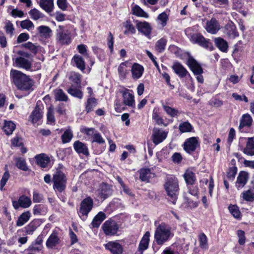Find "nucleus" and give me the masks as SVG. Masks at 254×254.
<instances>
[{
	"label": "nucleus",
	"mask_w": 254,
	"mask_h": 254,
	"mask_svg": "<svg viewBox=\"0 0 254 254\" xmlns=\"http://www.w3.org/2000/svg\"><path fill=\"white\" fill-rule=\"evenodd\" d=\"M10 76L14 84L19 90L27 91L33 85L32 81L29 77L19 70L11 69Z\"/></svg>",
	"instance_id": "f257e3e1"
},
{
	"label": "nucleus",
	"mask_w": 254,
	"mask_h": 254,
	"mask_svg": "<svg viewBox=\"0 0 254 254\" xmlns=\"http://www.w3.org/2000/svg\"><path fill=\"white\" fill-rule=\"evenodd\" d=\"M164 187L169 197V200L175 204L179 193V185L177 178L174 176L167 178Z\"/></svg>",
	"instance_id": "f03ea898"
},
{
	"label": "nucleus",
	"mask_w": 254,
	"mask_h": 254,
	"mask_svg": "<svg viewBox=\"0 0 254 254\" xmlns=\"http://www.w3.org/2000/svg\"><path fill=\"white\" fill-rule=\"evenodd\" d=\"M171 235L170 227L164 223L159 224L154 234L155 240L158 245H162L167 242Z\"/></svg>",
	"instance_id": "7ed1b4c3"
},
{
	"label": "nucleus",
	"mask_w": 254,
	"mask_h": 254,
	"mask_svg": "<svg viewBox=\"0 0 254 254\" xmlns=\"http://www.w3.org/2000/svg\"><path fill=\"white\" fill-rule=\"evenodd\" d=\"M93 206V199L90 197H87L81 202L78 211V215L83 220H85L88 213L92 210Z\"/></svg>",
	"instance_id": "20e7f679"
},
{
	"label": "nucleus",
	"mask_w": 254,
	"mask_h": 254,
	"mask_svg": "<svg viewBox=\"0 0 254 254\" xmlns=\"http://www.w3.org/2000/svg\"><path fill=\"white\" fill-rule=\"evenodd\" d=\"M54 188L59 192L63 191L66 184V178L64 174L61 171H57L53 176Z\"/></svg>",
	"instance_id": "39448f33"
},
{
	"label": "nucleus",
	"mask_w": 254,
	"mask_h": 254,
	"mask_svg": "<svg viewBox=\"0 0 254 254\" xmlns=\"http://www.w3.org/2000/svg\"><path fill=\"white\" fill-rule=\"evenodd\" d=\"M57 39L62 44H69L71 42L70 34L63 26H59L57 29Z\"/></svg>",
	"instance_id": "423d86ee"
},
{
	"label": "nucleus",
	"mask_w": 254,
	"mask_h": 254,
	"mask_svg": "<svg viewBox=\"0 0 254 254\" xmlns=\"http://www.w3.org/2000/svg\"><path fill=\"white\" fill-rule=\"evenodd\" d=\"M102 229L107 235L112 236L115 235L119 229L117 223L113 220H107L103 224Z\"/></svg>",
	"instance_id": "0eeeda50"
},
{
	"label": "nucleus",
	"mask_w": 254,
	"mask_h": 254,
	"mask_svg": "<svg viewBox=\"0 0 254 254\" xmlns=\"http://www.w3.org/2000/svg\"><path fill=\"white\" fill-rule=\"evenodd\" d=\"M190 41L193 44H197L205 48H208L212 46L209 40L206 39L200 34L195 33L192 34L190 36Z\"/></svg>",
	"instance_id": "6e6552de"
},
{
	"label": "nucleus",
	"mask_w": 254,
	"mask_h": 254,
	"mask_svg": "<svg viewBox=\"0 0 254 254\" xmlns=\"http://www.w3.org/2000/svg\"><path fill=\"white\" fill-rule=\"evenodd\" d=\"M136 28L138 31L148 39L151 38L152 28L150 24L146 21L137 22Z\"/></svg>",
	"instance_id": "1a4fd4ad"
},
{
	"label": "nucleus",
	"mask_w": 254,
	"mask_h": 254,
	"mask_svg": "<svg viewBox=\"0 0 254 254\" xmlns=\"http://www.w3.org/2000/svg\"><path fill=\"white\" fill-rule=\"evenodd\" d=\"M168 132H166L158 128H154L152 135L153 142L157 145L164 140L167 136Z\"/></svg>",
	"instance_id": "9d476101"
},
{
	"label": "nucleus",
	"mask_w": 254,
	"mask_h": 254,
	"mask_svg": "<svg viewBox=\"0 0 254 254\" xmlns=\"http://www.w3.org/2000/svg\"><path fill=\"white\" fill-rule=\"evenodd\" d=\"M199 146L197 138L195 137H190L186 140L184 144V149L188 153L194 152Z\"/></svg>",
	"instance_id": "9b49d317"
},
{
	"label": "nucleus",
	"mask_w": 254,
	"mask_h": 254,
	"mask_svg": "<svg viewBox=\"0 0 254 254\" xmlns=\"http://www.w3.org/2000/svg\"><path fill=\"white\" fill-rule=\"evenodd\" d=\"M31 204V200L30 198L25 196L22 195L19 197L17 201L14 200L12 201V205L15 209H17L19 207L22 208H28Z\"/></svg>",
	"instance_id": "f8f14e48"
},
{
	"label": "nucleus",
	"mask_w": 254,
	"mask_h": 254,
	"mask_svg": "<svg viewBox=\"0 0 254 254\" xmlns=\"http://www.w3.org/2000/svg\"><path fill=\"white\" fill-rule=\"evenodd\" d=\"M60 239L58 236V233L55 230L47 239L46 246L48 249H53L60 244Z\"/></svg>",
	"instance_id": "ddd939ff"
},
{
	"label": "nucleus",
	"mask_w": 254,
	"mask_h": 254,
	"mask_svg": "<svg viewBox=\"0 0 254 254\" xmlns=\"http://www.w3.org/2000/svg\"><path fill=\"white\" fill-rule=\"evenodd\" d=\"M104 246L106 249L109 251L112 254H122L123 253L122 246L117 242H109Z\"/></svg>",
	"instance_id": "4468645a"
},
{
	"label": "nucleus",
	"mask_w": 254,
	"mask_h": 254,
	"mask_svg": "<svg viewBox=\"0 0 254 254\" xmlns=\"http://www.w3.org/2000/svg\"><path fill=\"white\" fill-rule=\"evenodd\" d=\"M187 64L194 74L203 73V69L201 65L192 57H190L188 58Z\"/></svg>",
	"instance_id": "2eb2a0df"
},
{
	"label": "nucleus",
	"mask_w": 254,
	"mask_h": 254,
	"mask_svg": "<svg viewBox=\"0 0 254 254\" xmlns=\"http://www.w3.org/2000/svg\"><path fill=\"white\" fill-rule=\"evenodd\" d=\"M150 233L148 231L146 232L139 243L138 251L135 254H143V251L148 248L150 241Z\"/></svg>",
	"instance_id": "dca6fc26"
},
{
	"label": "nucleus",
	"mask_w": 254,
	"mask_h": 254,
	"mask_svg": "<svg viewBox=\"0 0 254 254\" xmlns=\"http://www.w3.org/2000/svg\"><path fill=\"white\" fill-rule=\"evenodd\" d=\"M205 28L208 33L215 34L220 29V26L216 19L212 18L207 22Z\"/></svg>",
	"instance_id": "f3484780"
},
{
	"label": "nucleus",
	"mask_w": 254,
	"mask_h": 254,
	"mask_svg": "<svg viewBox=\"0 0 254 254\" xmlns=\"http://www.w3.org/2000/svg\"><path fill=\"white\" fill-rule=\"evenodd\" d=\"M123 103L129 107H133L135 106L134 96L129 92V90L126 89L122 92Z\"/></svg>",
	"instance_id": "a211bd4d"
},
{
	"label": "nucleus",
	"mask_w": 254,
	"mask_h": 254,
	"mask_svg": "<svg viewBox=\"0 0 254 254\" xmlns=\"http://www.w3.org/2000/svg\"><path fill=\"white\" fill-rule=\"evenodd\" d=\"M139 179L142 182H148L149 180L154 177V173L151 169L143 168L139 170Z\"/></svg>",
	"instance_id": "6ab92c4d"
},
{
	"label": "nucleus",
	"mask_w": 254,
	"mask_h": 254,
	"mask_svg": "<svg viewBox=\"0 0 254 254\" xmlns=\"http://www.w3.org/2000/svg\"><path fill=\"white\" fill-rule=\"evenodd\" d=\"M131 74L133 79H138L141 77L144 72L143 67L137 63L133 64L131 67Z\"/></svg>",
	"instance_id": "aec40b11"
},
{
	"label": "nucleus",
	"mask_w": 254,
	"mask_h": 254,
	"mask_svg": "<svg viewBox=\"0 0 254 254\" xmlns=\"http://www.w3.org/2000/svg\"><path fill=\"white\" fill-rule=\"evenodd\" d=\"M37 164L42 168H46L50 162V159L48 155L42 153L35 156Z\"/></svg>",
	"instance_id": "412c9836"
},
{
	"label": "nucleus",
	"mask_w": 254,
	"mask_h": 254,
	"mask_svg": "<svg viewBox=\"0 0 254 254\" xmlns=\"http://www.w3.org/2000/svg\"><path fill=\"white\" fill-rule=\"evenodd\" d=\"M243 153L249 156H254V137H248Z\"/></svg>",
	"instance_id": "4be33fe9"
},
{
	"label": "nucleus",
	"mask_w": 254,
	"mask_h": 254,
	"mask_svg": "<svg viewBox=\"0 0 254 254\" xmlns=\"http://www.w3.org/2000/svg\"><path fill=\"white\" fill-rule=\"evenodd\" d=\"M248 176V173L246 172L242 171L239 173L236 182V187L238 189L242 188L246 184Z\"/></svg>",
	"instance_id": "5701e85b"
},
{
	"label": "nucleus",
	"mask_w": 254,
	"mask_h": 254,
	"mask_svg": "<svg viewBox=\"0 0 254 254\" xmlns=\"http://www.w3.org/2000/svg\"><path fill=\"white\" fill-rule=\"evenodd\" d=\"M15 64L18 67L29 69L31 68V62L23 57H18L15 59Z\"/></svg>",
	"instance_id": "b1692460"
},
{
	"label": "nucleus",
	"mask_w": 254,
	"mask_h": 254,
	"mask_svg": "<svg viewBox=\"0 0 254 254\" xmlns=\"http://www.w3.org/2000/svg\"><path fill=\"white\" fill-rule=\"evenodd\" d=\"M40 6L48 13L51 12L54 9V0H40Z\"/></svg>",
	"instance_id": "393cba45"
},
{
	"label": "nucleus",
	"mask_w": 254,
	"mask_h": 254,
	"mask_svg": "<svg viewBox=\"0 0 254 254\" xmlns=\"http://www.w3.org/2000/svg\"><path fill=\"white\" fill-rule=\"evenodd\" d=\"M73 148L78 153H81L85 155L89 154L88 149L86 145L78 140L74 142Z\"/></svg>",
	"instance_id": "a878e982"
},
{
	"label": "nucleus",
	"mask_w": 254,
	"mask_h": 254,
	"mask_svg": "<svg viewBox=\"0 0 254 254\" xmlns=\"http://www.w3.org/2000/svg\"><path fill=\"white\" fill-rule=\"evenodd\" d=\"M112 194V190L110 187L106 184H102L100 186L99 196L101 198L106 199Z\"/></svg>",
	"instance_id": "bb28decb"
},
{
	"label": "nucleus",
	"mask_w": 254,
	"mask_h": 254,
	"mask_svg": "<svg viewBox=\"0 0 254 254\" xmlns=\"http://www.w3.org/2000/svg\"><path fill=\"white\" fill-rule=\"evenodd\" d=\"M37 30L40 36L46 39L51 37L52 34V30L49 27L47 26H40L37 27Z\"/></svg>",
	"instance_id": "cd10ccee"
},
{
	"label": "nucleus",
	"mask_w": 254,
	"mask_h": 254,
	"mask_svg": "<svg viewBox=\"0 0 254 254\" xmlns=\"http://www.w3.org/2000/svg\"><path fill=\"white\" fill-rule=\"evenodd\" d=\"M42 117V112L38 106H36L32 112L30 118L33 124L37 123Z\"/></svg>",
	"instance_id": "c85d7f7f"
},
{
	"label": "nucleus",
	"mask_w": 254,
	"mask_h": 254,
	"mask_svg": "<svg viewBox=\"0 0 254 254\" xmlns=\"http://www.w3.org/2000/svg\"><path fill=\"white\" fill-rule=\"evenodd\" d=\"M172 68L175 72L181 77H185L188 73L186 69L179 63H174Z\"/></svg>",
	"instance_id": "c756f323"
},
{
	"label": "nucleus",
	"mask_w": 254,
	"mask_h": 254,
	"mask_svg": "<svg viewBox=\"0 0 254 254\" xmlns=\"http://www.w3.org/2000/svg\"><path fill=\"white\" fill-rule=\"evenodd\" d=\"M184 178L188 185H193L196 181L195 173L190 169L186 170L184 175Z\"/></svg>",
	"instance_id": "7c9ffc66"
},
{
	"label": "nucleus",
	"mask_w": 254,
	"mask_h": 254,
	"mask_svg": "<svg viewBox=\"0 0 254 254\" xmlns=\"http://www.w3.org/2000/svg\"><path fill=\"white\" fill-rule=\"evenodd\" d=\"M106 218V215L102 212H99L94 218L91 225L94 228H98Z\"/></svg>",
	"instance_id": "2f4dec72"
},
{
	"label": "nucleus",
	"mask_w": 254,
	"mask_h": 254,
	"mask_svg": "<svg viewBox=\"0 0 254 254\" xmlns=\"http://www.w3.org/2000/svg\"><path fill=\"white\" fill-rule=\"evenodd\" d=\"M132 13L138 17L147 18L148 14L138 5L135 4L131 8Z\"/></svg>",
	"instance_id": "473e14b6"
},
{
	"label": "nucleus",
	"mask_w": 254,
	"mask_h": 254,
	"mask_svg": "<svg viewBox=\"0 0 254 254\" xmlns=\"http://www.w3.org/2000/svg\"><path fill=\"white\" fill-rule=\"evenodd\" d=\"M224 33L229 37L234 38L238 36L236 27L233 24H227L225 26Z\"/></svg>",
	"instance_id": "72a5a7b5"
},
{
	"label": "nucleus",
	"mask_w": 254,
	"mask_h": 254,
	"mask_svg": "<svg viewBox=\"0 0 254 254\" xmlns=\"http://www.w3.org/2000/svg\"><path fill=\"white\" fill-rule=\"evenodd\" d=\"M253 120L249 114H245L243 116L239 125V128L241 129L244 127H250L252 124Z\"/></svg>",
	"instance_id": "f704fd0d"
},
{
	"label": "nucleus",
	"mask_w": 254,
	"mask_h": 254,
	"mask_svg": "<svg viewBox=\"0 0 254 254\" xmlns=\"http://www.w3.org/2000/svg\"><path fill=\"white\" fill-rule=\"evenodd\" d=\"M30 213L29 211H26L22 213L18 217L16 222L17 226L20 227L23 226L29 220L30 218Z\"/></svg>",
	"instance_id": "c9c22d12"
},
{
	"label": "nucleus",
	"mask_w": 254,
	"mask_h": 254,
	"mask_svg": "<svg viewBox=\"0 0 254 254\" xmlns=\"http://www.w3.org/2000/svg\"><path fill=\"white\" fill-rule=\"evenodd\" d=\"M16 127L15 125L11 121H4L2 129L7 135L12 133Z\"/></svg>",
	"instance_id": "e433bc0d"
},
{
	"label": "nucleus",
	"mask_w": 254,
	"mask_h": 254,
	"mask_svg": "<svg viewBox=\"0 0 254 254\" xmlns=\"http://www.w3.org/2000/svg\"><path fill=\"white\" fill-rule=\"evenodd\" d=\"M55 98L57 101L66 102L68 100L67 95L61 89H57L54 90Z\"/></svg>",
	"instance_id": "4c0bfd02"
},
{
	"label": "nucleus",
	"mask_w": 254,
	"mask_h": 254,
	"mask_svg": "<svg viewBox=\"0 0 254 254\" xmlns=\"http://www.w3.org/2000/svg\"><path fill=\"white\" fill-rule=\"evenodd\" d=\"M127 62H125L121 63L118 67V70L120 78L124 79L126 78L127 73V70L126 69Z\"/></svg>",
	"instance_id": "58836bf2"
},
{
	"label": "nucleus",
	"mask_w": 254,
	"mask_h": 254,
	"mask_svg": "<svg viewBox=\"0 0 254 254\" xmlns=\"http://www.w3.org/2000/svg\"><path fill=\"white\" fill-rule=\"evenodd\" d=\"M30 17L34 20L42 19L44 17V14L36 8L31 9L29 12Z\"/></svg>",
	"instance_id": "ea45409f"
},
{
	"label": "nucleus",
	"mask_w": 254,
	"mask_h": 254,
	"mask_svg": "<svg viewBox=\"0 0 254 254\" xmlns=\"http://www.w3.org/2000/svg\"><path fill=\"white\" fill-rule=\"evenodd\" d=\"M215 43L216 46L222 52H225L227 51L228 44L227 42L223 39L221 38H216Z\"/></svg>",
	"instance_id": "a19ab883"
},
{
	"label": "nucleus",
	"mask_w": 254,
	"mask_h": 254,
	"mask_svg": "<svg viewBox=\"0 0 254 254\" xmlns=\"http://www.w3.org/2000/svg\"><path fill=\"white\" fill-rule=\"evenodd\" d=\"M167 42V40L164 38H162L158 40L155 44V50L159 53L164 52L165 49Z\"/></svg>",
	"instance_id": "79ce46f5"
},
{
	"label": "nucleus",
	"mask_w": 254,
	"mask_h": 254,
	"mask_svg": "<svg viewBox=\"0 0 254 254\" xmlns=\"http://www.w3.org/2000/svg\"><path fill=\"white\" fill-rule=\"evenodd\" d=\"M76 67L82 71L85 69V65L83 58L79 55H75L73 58Z\"/></svg>",
	"instance_id": "37998d69"
},
{
	"label": "nucleus",
	"mask_w": 254,
	"mask_h": 254,
	"mask_svg": "<svg viewBox=\"0 0 254 254\" xmlns=\"http://www.w3.org/2000/svg\"><path fill=\"white\" fill-rule=\"evenodd\" d=\"M179 128L181 132L184 133L191 131L193 127L188 122H185L179 125Z\"/></svg>",
	"instance_id": "c03bdc74"
},
{
	"label": "nucleus",
	"mask_w": 254,
	"mask_h": 254,
	"mask_svg": "<svg viewBox=\"0 0 254 254\" xmlns=\"http://www.w3.org/2000/svg\"><path fill=\"white\" fill-rule=\"evenodd\" d=\"M73 137V133L71 130L68 128L66 129L62 136V142L64 143L69 142Z\"/></svg>",
	"instance_id": "a18cd8bd"
},
{
	"label": "nucleus",
	"mask_w": 254,
	"mask_h": 254,
	"mask_svg": "<svg viewBox=\"0 0 254 254\" xmlns=\"http://www.w3.org/2000/svg\"><path fill=\"white\" fill-rule=\"evenodd\" d=\"M15 165L20 170L26 171L28 168L26 165V161L22 158H17L15 159Z\"/></svg>",
	"instance_id": "49530a36"
},
{
	"label": "nucleus",
	"mask_w": 254,
	"mask_h": 254,
	"mask_svg": "<svg viewBox=\"0 0 254 254\" xmlns=\"http://www.w3.org/2000/svg\"><path fill=\"white\" fill-rule=\"evenodd\" d=\"M97 102L94 98H88L87 101L85 110L87 113L92 111L93 109L96 106Z\"/></svg>",
	"instance_id": "de8ad7c7"
},
{
	"label": "nucleus",
	"mask_w": 254,
	"mask_h": 254,
	"mask_svg": "<svg viewBox=\"0 0 254 254\" xmlns=\"http://www.w3.org/2000/svg\"><path fill=\"white\" fill-rule=\"evenodd\" d=\"M243 198L244 200L248 201L254 200V189L249 190L242 193Z\"/></svg>",
	"instance_id": "09e8293b"
},
{
	"label": "nucleus",
	"mask_w": 254,
	"mask_h": 254,
	"mask_svg": "<svg viewBox=\"0 0 254 254\" xmlns=\"http://www.w3.org/2000/svg\"><path fill=\"white\" fill-rule=\"evenodd\" d=\"M124 26L126 28V30L124 32L125 34H127L128 33L131 34H135L136 30L133 24H131L129 20L126 21L124 23Z\"/></svg>",
	"instance_id": "8fccbe9b"
},
{
	"label": "nucleus",
	"mask_w": 254,
	"mask_h": 254,
	"mask_svg": "<svg viewBox=\"0 0 254 254\" xmlns=\"http://www.w3.org/2000/svg\"><path fill=\"white\" fill-rule=\"evenodd\" d=\"M80 132L86 135L88 137H93L96 130L93 127H82L80 128Z\"/></svg>",
	"instance_id": "3c124183"
},
{
	"label": "nucleus",
	"mask_w": 254,
	"mask_h": 254,
	"mask_svg": "<svg viewBox=\"0 0 254 254\" xmlns=\"http://www.w3.org/2000/svg\"><path fill=\"white\" fill-rule=\"evenodd\" d=\"M163 108L166 113L171 117H175L178 113V111L169 106L163 105Z\"/></svg>",
	"instance_id": "603ef678"
},
{
	"label": "nucleus",
	"mask_w": 254,
	"mask_h": 254,
	"mask_svg": "<svg viewBox=\"0 0 254 254\" xmlns=\"http://www.w3.org/2000/svg\"><path fill=\"white\" fill-rule=\"evenodd\" d=\"M20 26L22 29H26L30 30L34 28L33 23L29 19L23 20L20 23Z\"/></svg>",
	"instance_id": "864d4df0"
},
{
	"label": "nucleus",
	"mask_w": 254,
	"mask_h": 254,
	"mask_svg": "<svg viewBox=\"0 0 254 254\" xmlns=\"http://www.w3.org/2000/svg\"><path fill=\"white\" fill-rule=\"evenodd\" d=\"M23 47L30 50L34 54H36L38 52V46L30 42H28L22 45Z\"/></svg>",
	"instance_id": "5fc2aeb1"
},
{
	"label": "nucleus",
	"mask_w": 254,
	"mask_h": 254,
	"mask_svg": "<svg viewBox=\"0 0 254 254\" xmlns=\"http://www.w3.org/2000/svg\"><path fill=\"white\" fill-rule=\"evenodd\" d=\"M37 226L35 222H31L25 227V233L28 235H32L36 230Z\"/></svg>",
	"instance_id": "6e6d98bb"
},
{
	"label": "nucleus",
	"mask_w": 254,
	"mask_h": 254,
	"mask_svg": "<svg viewBox=\"0 0 254 254\" xmlns=\"http://www.w3.org/2000/svg\"><path fill=\"white\" fill-rule=\"evenodd\" d=\"M230 212L233 216L236 218H238L240 216V212L237 206L235 205H230L228 207Z\"/></svg>",
	"instance_id": "4d7b16f0"
},
{
	"label": "nucleus",
	"mask_w": 254,
	"mask_h": 254,
	"mask_svg": "<svg viewBox=\"0 0 254 254\" xmlns=\"http://www.w3.org/2000/svg\"><path fill=\"white\" fill-rule=\"evenodd\" d=\"M68 93L71 95L81 99L83 97V94L81 91L74 88H70L67 90Z\"/></svg>",
	"instance_id": "13d9d810"
},
{
	"label": "nucleus",
	"mask_w": 254,
	"mask_h": 254,
	"mask_svg": "<svg viewBox=\"0 0 254 254\" xmlns=\"http://www.w3.org/2000/svg\"><path fill=\"white\" fill-rule=\"evenodd\" d=\"M168 19V15L164 12L160 13L157 17V20L160 22V25L162 27L166 25Z\"/></svg>",
	"instance_id": "bf43d9fd"
},
{
	"label": "nucleus",
	"mask_w": 254,
	"mask_h": 254,
	"mask_svg": "<svg viewBox=\"0 0 254 254\" xmlns=\"http://www.w3.org/2000/svg\"><path fill=\"white\" fill-rule=\"evenodd\" d=\"M199 246L201 248L206 249L207 248V239L206 235L202 233L199 237Z\"/></svg>",
	"instance_id": "052dcab7"
},
{
	"label": "nucleus",
	"mask_w": 254,
	"mask_h": 254,
	"mask_svg": "<svg viewBox=\"0 0 254 254\" xmlns=\"http://www.w3.org/2000/svg\"><path fill=\"white\" fill-rule=\"evenodd\" d=\"M54 114V108L53 106H50L48 109V112L47 114V122L48 123H53L55 122V119Z\"/></svg>",
	"instance_id": "680f3d73"
},
{
	"label": "nucleus",
	"mask_w": 254,
	"mask_h": 254,
	"mask_svg": "<svg viewBox=\"0 0 254 254\" xmlns=\"http://www.w3.org/2000/svg\"><path fill=\"white\" fill-rule=\"evenodd\" d=\"M152 119L155 121L156 123L158 125H164L166 126L167 125L164 123L163 119L161 117L157 112H154L152 115Z\"/></svg>",
	"instance_id": "e2e57ef3"
},
{
	"label": "nucleus",
	"mask_w": 254,
	"mask_h": 254,
	"mask_svg": "<svg viewBox=\"0 0 254 254\" xmlns=\"http://www.w3.org/2000/svg\"><path fill=\"white\" fill-rule=\"evenodd\" d=\"M237 234L239 238V244L241 245H243L245 243L246 241L245 232L243 230H239L237 231Z\"/></svg>",
	"instance_id": "0e129e2a"
},
{
	"label": "nucleus",
	"mask_w": 254,
	"mask_h": 254,
	"mask_svg": "<svg viewBox=\"0 0 254 254\" xmlns=\"http://www.w3.org/2000/svg\"><path fill=\"white\" fill-rule=\"evenodd\" d=\"M92 142H97L99 144L104 143L105 140L102 137L101 135L97 131L95 133L92 137Z\"/></svg>",
	"instance_id": "69168bd1"
},
{
	"label": "nucleus",
	"mask_w": 254,
	"mask_h": 254,
	"mask_svg": "<svg viewBox=\"0 0 254 254\" xmlns=\"http://www.w3.org/2000/svg\"><path fill=\"white\" fill-rule=\"evenodd\" d=\"M10 177V174L9 172H4L2 178L0 180V190H3V188L4 187V186L6 185L7 181L9 179Z\"/></svg>",
	"instance_id": "338daca9"
},
{
	"label": "nucleus",
	"mask_w": 254,
	"mask_h": 254,
	"mask_svg": "<svg viewBox=\"0 0 254 254\" xmlns=\"http://www.w3.org/2000/svg\"><path fill=\"white\" fill-rule=\"evenodd\" d=\"M4 28L5 29L6 33L7 34H9L10 36L13 35L14 31V28L13 24L11 22H7L5 23Z\"/></svg>",
	"instance_id": "774afa93"
}]
</instances>
